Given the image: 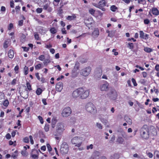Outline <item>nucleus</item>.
Wrapping results in <instances>:
<instances>
[{
	"label": "nucleus",
	"mask_w": 159,
	"mask_h": 159,
	"mask_svg": "<svg viewBox=\"0 0 159 159\" xmlns=\"http://www.w3.org/2000/svg\"><path fill=\"white\" fill-rule=\"evenodd\" d=\"M93 148V145L91 144L87 146V149L89 150V149H92Z\"/></svg>",
	"instance_id": "obj_52"
},
{
	"label": "nucleus",
	"mask_w": 159,
	"mask_h": 159,
	"mask_svg": "<svg viewBox=\"0 0 159 159\" xmlns=\"http://www.w3.org/2000/svg\"><path fill=\"white\" fill-rule=\"evenodd\" d=\"M91 70V68L89 67L84 68L81 70L80 74L81 75L86 77L89 74Z\"/></svg>",
	"instance_id": "obj_9"
},
{
	"label": "nucleus",
	"mask_w": 159,
	"mask_h": 159,
	"mask_svg": "<svg viewBox=\"0 0 159 159\" xmlns=\"http://www.w3.org/2000/svg\"><path fill=\"white\" fill-rule=\"evenodd\" d=\"M144 50L145 52H150L153 51L152 49L147 47L144 48Z\"/></svg>",
	"instance_id": "obj_25"
},
{
	"label": "nucleus",
	"mask_w": 159,
	"mask_h": 159,
	"mask_svg": "<svg viewBox=\"0 0 159 159\" xmlns=\"http://www.w3.org/2000/svg\"><path fill=\"white\" fill-rule=\"evenodd\" d=\"M140 136L144 139H147L149 137V132L148 126L146 125H144L140 130Z\"/></svg>",
	"instance_id": "obj_2"
},
{
	"label": "nucleus",
	"mask_w": 159,
	"mask_h": 159,
	"mask_svg": "<svg viewBox=\"0 0 159 159\" xmlns=\"http://www.w3.org/2000/svg\"><path fill=\"white\" fill-rule=\"evenodd\" d=\"M71 113L72 110L70 107H67L63 109L61 115L63 117H67L69 116Z\"/></svg>",
	"instance_id": "obj_5"
},
{
	"label": "nucleus",
	"mask_w": 159,
	"mask_h": 159,
	"mask_svg": "<svg viewBox=\"0 0 159 159\" xmlns=\"http://www.w3.org/2000/svg\"><path fill=\"white\" fill-rule=\"evenodd\" d=\"M80 139L78 137H75L71 140V142L73 144H75V146L79 147L81 144V143L79 142Z\"/></svg>",
	"instance_id": "obj_11"
},
{
	"label": "nucleus",
	"mask_w": 159,
	"mask_h": 159,
	"mask_svg": "<svg viewBox=\"0 0 159 159\" xmlns=\"http://www.w3.org/2000/svg\"><path fill=\"white\" fill-rule=\"evenodd\" d=\"M11 40L10 39H7L5 40L3 43V47L4 48H7L8 46L10 44Z\"/></svg>",
	"instance_id": "obj_14"
},
{
	"label": "nucleus",
	"mask_w": 159,
	"mask_h": 159,
	"mask_svg": "<svg viewBox=\"0 0 159 159\" xmlns=\"http://www.w3.org/2000/svg\"><path fill=\"white\" fill-rule=\"evenodd\" d=\"M63 83L62 82L57 83L56 86V90L58 92H60L63 89Z\"/></svg>",
	"instance_id": "obj_12"
},
{
	"label": "nucleus",
	"mask_w": 159,
	"mask_h": 159,
	"mask_svg": "<svg viewBox=\"0 0 159 159\" xmlns=\"http://www.w3.org/2000/svg\"><path fill=\"white\" fill-rule=\"evenodd\" d=\"M124 118L125 120L129 125H131L132 124V120L129 116H126Z\"/></svg>",
	"instance_id": "obj_19"
},
{
	"label": "nucleus",
	"mask_w": 159,
	"mask_h": 159,
	"mask_svg": "<svg viewBox=\"0 0 159 159\" xmlns=\"http://www.w3.org/2000/svg\"><path fill=\"white\" fill-rule=\"evenodd\" d=\"M20 95L22 98L26 99L28 97V92L27 90L25 91L22 93H20Z\"/></svg>",
	"instance_id": "obj_15"
},
{
	"label": "nucleus",
	"mask_w": 159,
	"mask_h": 159,
	"mask_svg": "<svg viewBox=\"0 0 159 159\" xmlns=\"http://www.w3.org/2000/svg\"><path fill=\"white\" fill-rule=\"evenodd\" d=\"M16 80L15 79H14L11 82V84L12 85H14L16 84Z\"/></svg>",
	"instance_id": "obj_57"
},
{
	"label": "nucleus",
	"mask_w": 159,
	"mask_h": 159,
	"mask_svg": "<svg viewBox=\"0 0 159 159\" xmlns=\"http://www.w3.org/2000/svg\"><path fill=\"white\" fill-rule=\"evenodd\" d=\"M127 47L129 49H132L134 48V44L132 43H128Z\"/></svg>",
	"instance_id": "obj_30"
},
{
	"label": "nucleus",
	"mask_w": 159,
	"mask_h": 159,
	"mask_svg": "<svg viewBox=\"0 0 159 159\" xmlns=\"http://www.w3.org/2000/svg\"><path fill=\"white\" fill-rule=\"evenodd\" d=\"M109 84L106 82L105 83L103 84L100 85L99 87L100 89L102 91H107L108 89Z\"/></svg>",
	"instance_id": "obj_10"
},
{
	"label": "nucleus",
	"mask_w": 159,
	"mask_h": 159,
	"mask_svg": "<svg viewBox=\"0 0 159 159\" xmlns=\"http://www.w3.org/2000/svg\"><path fill=\"white\" fill-rule=\"evenodd\" d=\"M132 81L134 86H136L137 85V84L136 83L135 80L134 79L132 78Z\"/></svg>",
	"instance_id": "obj_51"
},
{
	"label": "nucleus",
	"mask_w": 159,
	"mask_h": 159,
	"mask_svg": "<svg viewBox=\"0 0 159 159\" xmlns=\"http://www.w3.org/2000/svg\"><path fill=\"white\" fill-rule=\"evenodd\" d=\"M155 70L158 71H159V65L157 64L155 67Z\"/></svg>",
	"instance_id": "obj_60"
},
{
	"label": "nucleus",
	"mask_w": 159,
	"mask_h": 159,
	"mask_svg": "<svg viewBox=\"0 0 159 159\" xmlns=\"http://www.w3.org/2000/svg\"><path fill=\"white\" fill-rule=\"evenodd\" d=\"M116 142L119 144H124L125 140L121 137H118L117 139Z\"/></svg>",
	"instance_id": "obj_17"
},
{
	"label": "nucleus",
	"mask_w": 159,
	"mask_h": 159,
	"mask_svg": "<svg viewBox=\"0 0 159 159\" xmlns=\"http://www.w3.org/2000/svg\"><path fill=\"white\" fill-rule=\"evenodd\" d=\"M23 140L24 142L26 143H28L29 142V138L27 137L23 139Z\"/></svg>",
	"instance_id": "obj_44"
},
{
	"label": "nucleus",
	"mask_w": 159,
	"mask_h": 159,
	"mask_svg": "<svg viewBox=\"0 0 159 159\" xmlns=\"http://www.w3.org/2000/svg\"><path fill=\"white\" fill-rule=\"evenodd\" d=\"M85 109L88 113L93 115L96 113L97 111L95 107L91 102H88L86 104Z\"/></svg>",
	"instance_id": "obj_4"
},
{
	"label": "nucleus",
	"mask_w": 159,
	"mask_h": 159,
	"mask_svg": "<svg viewBox=\"0 0 159 159\" xmlns=\"http://www.w3.org/2000/svg\"><path fill=\"white\" fill-rule=\"evenodd\" d=\"M43 9L45 10H47L49 12L52 10V9L49 7V4L47 3L43 6Z\"/></svg>",
	"instance_id": "obj_16"
},
{
	"label": "nucleus",
	"mask_w": 159,
	"mask_h": 159,
	"mask_svg": "<svg viewBox=\"0 0 159 159\" xmlns=\"http://www.w3.org/2000/svg\"><path fill=\"white\" fill-rule=\"evenodd\" d=\"M99 31L98 29H95L93 32V35L97 37L99 35Z\"/></svg>",
	"instance_id": "obj_20"
},
{
	"label": "nucleus",
	"mask_w": 159,
	"mask_h": 159,
	"mask_svg": "<svg viewBox=\"0 0 159 159\" xmlns=\"http://www.w3.org/2000/svg\"><path fill=\"white\" fill-rule=\"evenodd\" d=\"M106 3L105 0H102L100 1L98 4H94L93 5L97 7L98 8L103 11H105L106 9L104 7L106 5Z\"/></svg>",
	"instance_id": "obj_8"
},
{
	"label": "nucleus",
	"mask_w": 159,
	"mask_h": 159,
	"mask_svg": "<svg viewBox=\"0 0 159 159\" xmlns=\"http://www.w3.org/2000/svg\"><path fill=\"white\" fill-rule=\"evenodd\" d=\"M35 76L37 78L38 80H40V78L39 75V73H37L35 74Z\"/></svg>",
	"instance_id": "obj_58"
},
{
	"label": "nucleus",
	"mask_w": 159,
	"mask_h": 159,
	"mask_svg": "<svg viewBox=\"0 0 159 159\" xmlns=\"http://www.w3.org/2000/svg\"><path fill=\"white\" fill-rule=\"evenodd\" d=\"M89 94V91L82 88H79L74 91L72 94L73 98H76L78 97L82 99L86 98Z\"/></svg>",
	"instance_id": "obj_1"
},
{
	"label": "nucleus",
	"mask_w": 159,
	"mask_h": 159,
	"mask_svg": "<svg viewBox=\"0 0 159 159\" xmlns=\"http://www.w3.org/2000/svg\"><path fill=\"white\" fill-rule=\"evenodd\" d=\"M9 104V102L7 100H6L4 101L3 103V105L5 107H7L8 106Z\"/></svg>",
	"instance_id": "obj_48"
},
{
	"label": "nucleus",
	"mask_w": 159,
	"mask_h": 159,
	"mask_svg": "<svg viewBox=\"0 0 159 159\" xmlns=\"http://www.w3.org/2000/svg\"><path fill=\"white\" fill-rule=\"evenodd\" d=\"M38 118L39 120L41 123V124H43V121L42 117L40 116H38Z\"/></svg>",
	"instance_id": "obj_49"
},
{
	"label": "nucleus",
	"mask_w": 159,
	"mask_h": 159,
	"mask_svg": "<svg viewBox=\"0 0 159 159\" xmlns=\"http://www.w3.org/2000/svg\"><path fill=\"white\" fill-rule=\"evenodd\" d=\"M101 121L105 125H106L107 122V120L106 119L102 118L100 119Z\"/></svg>",
	"instance_id": "obj_35"
},
{
	"label": "nucleus",
	"mask_w": 159,
	"mask_h": 159,
	"mask_svg": "<svg viewBox=\"0 0 159 159\" xmlns=\"http://www.w3.org/2000/svg\"><path fill=\"white\" fill-rule=\"evenodd\" d=\"M14 55V52L13 50L10 49L8 52V56L9 58H12L13 57Z\"/></svg>",
	"instance_id": "obj_22"
},
{
	"label": "nucleus",
	"mask_w": 159,
	"mask_h": 159,
	"mask_svg": "<svg viewBox=\"0 0 159 159\" xmlns=\"http://www.w3.org/2000/svg\"><path fill=\"white\" fill-rule=\"evenodd\" d=\"M49 125L48 124H45V127H44V128L45 131L46 132H48L49 130Z\"/></svg>",
	"instance_id": "obj_33"
},
{
	"label": "nucleus",
	"mask_w": 159,
	"mask_h": 159,
	"mask_svg": "<svg viewBox=\"0 0 159 159\" xmlns=\"http://www.w3.org/2000/svg\"><path fill=\"white\" fill-rule=\"evenodd\" d=\"M17 153L18 151L17 150L15 151L14 153L12 154L11 157L14 159L16 158L18 156Z\"/></svg>",
	"instance_id": "obj_28"
},
{
	"label": "nucleus",
	"mask_w": 159,
	"mask_h": 159,
	"mask_svg": "<svg viewBox=\"0 0 159 159\" xmlns=\"http://www.w3.org/2000/svg\"><path fill=\"white\" fill-rule=\"evenodd\" d=\"M65 130L64 125L62 123H58L56 126V130L54 132L55 136H61Z\"/></svg>",
	"instance_id": "obj_3"
},
{
	"label": "nucleus",
	"mask_w": 159,
	"mask_h": 159,
	"mask_svg": "<svg viewBox=\"0 0 159 159\" xmlns=\"http://www.w3.org/2000/svg\"><path fill=\"white\" fill-rule=\"evenodd\" d=\"M43 11V9L42 8H38L36 10V11L37 13H41Z\"/></svg>",
	"instance_id": "obj_40"
},
{
	"label": "nucleus",
	"mask_w": 159,
	"mask_h": 159,
	"mask_svg": "<svg viewBox=\"0 0 159 159\" xmlns=\"http://www.w3.org/2000/svg\"><path fill=\"white\" fill-rule=\"evenodd\" d=\"M23 21L22 20H21L19 21L18 25L20 26L22 25H23Z\"/></svg>",
	"instance_id": "obj_59"
},
{
	"label": "nucleus",
	"mask_w": 159,
	"mask_h": 159,
	"mask_svg": "<svg viewBox=\"0 0 159 159\" xmlns=\"http://www.w3.org/2000/svg\"><path fill=\"white\" fill-rule=\"evenodd\" d=\"M154 155L155 156L154 159H159V151L157 150L155 151Z\"/></svg>",
	"instance_id": "obj_23"
},
{
	"label": "nucleus",
	"mask_w": 159,
	"mask_h": 159,
	"mask_svg": "<svg viewBox=\"0 0 159 159\" xmlns=\"http://www.w3.org/2000/svg\"><path fill=\"white\" fill-rule=\"evenodd\" d=\"M21 154L23 156H27L28 155V153L25 151H22L21 152Z\"/></svg>",
	"instance_id": "obj_41"
},
{
	"label": "nucleus",
	"mask_w": 159,
	"mask_h": 159,
	"mask_svg": "<svg viewBox=\"0 0 159 159\" xmlns=\"http://www.w3.org/2000/svg\"><path fill=\"white\" fill-rule=\"evenodd\" d=\"M41 64H38L35 66V69L38 70L39 69L41 68Z\"/></svg>",
	"instance_id": "obj_42"
},
{
	"label": "nucleus",
	"mask_w": 159,
	"mask_h": 159,
	"mask_svg": "<svg viewBox=\"0 0 159 159\" xmlns=\"http://www.w3.org/2000/svg\"><path fill=\"white\" fill-rule=\"evenodd\" d=\"M147 155L150 158H152L153 157V154L151 152H148L147 154Z\"/></svg>",
	"instance_id": "obj_56"
},
{
	"label": "nucleus",
	"mask_w": 159,
	"mask_h": 159,
	"mask_svg": "<svg viewBox=\"0 0 159 159\" xmlns=\"http://www.w3.org/2000/svg\"><path fill=\"white\" fill-rule=\"evenodd\" d=\"M47 147L48 148V150L49 152H51L52 151V148L51 146L49 144H47Z\"/></svg>",
	"instance_id": "obj_46"
},
{
	"label": "nucleus",
	"mask_w": 159,
	"mask_h": 159,
	"mask_svg": "<svg viewBox=\"0 0 159 159\" xmlns=\"http://www.w3.org/2000/svg\"><path fill=\"white\" fill-rule=\"evenodd\" d=\"M22 48H23L24 51L25 52L28 51L29 49V48H26V47H22Z\"/></svg>",
	"instance_id": "obj_63"
},
{
	"label": "nucleus",
	"mask_w": 159,
	"mask_h": 159,
	"mask_svg": "<svg viewBox=\"0 0 159 159\" xmlns=\"http://www.w3.org/2000/svg\"><path fill=\"white\" fill-rule=\"evenodd\" d=\"M89 12L91 14L93 15L95 11L93 9H90L89 10Z\"/></svg>",
	"instance_id": "obj_50"
},
{
	"label": "nucleus",
	"mask_w": 159,
	"mask_h": 159,
	"mask_svg": "<svg viewBox=\"0 0 159 159\" xmlns=\"http://www.w3.org/2000/svg\"><path fill=\"white\" fill-rule=\"evenodd\" d=\"M6 138L8 139H10L11 138V136L10 134L9 133L7 134L6 135Z\"/></svg>",
	"instance_id": "obj_64"
},
{
	"label": "nucleus",
	"mask_w": 159,
	"mask_h": 159,
	"mask_svg": "<svg viewBox=\"0 0 159 159\" xmlns=\"http://www.w3.org/2000/svg\"><path fill=\"white\" fill-rule=\"evenodd\" d=\"M110 9L112 11L114 12L117 9V8L115 5H112Z\"/></svg>",
	"instance_id": "obj_29"
},
{
	"label": "nucleus",
	"mask_w": 159,
	"mask_h": 159,
	"mask_svg": "<svg viewBox=\"0 0 159 159\" xmlns=\"http://www.w3.org/2000/svg\"><path fill=\"white\" fill-rule=\"evenodd\" d=\"M96 127L99 129H102V125L101 123L97 122L96 124Z\"/></svg>",
	"instance_id": "obj_27"
},
{
	"label": "nucleus",
	"mask_w": 159,
	"mask_h": 159,
	"mask_svg": "<svg viewBox=\"0 0 159 159\" xmlns=\"http://www.w3.org/2000/svg\"><path fill=\"white\" fill-rule=\"evenodd\" d=\"M142 75L143 77L144 78L146 77L147 76V74L145 72H142Z\"/></svg>",
	"instance_id": "obj_61"
},
{
	"label": "nucleus",
	"mask_w": 159,
	"mask_h": 159,
	"mask_svg": "<svg viewBox=\"0 0 159 159\" xmlns=\"http://www.w3.org/2000/svg\"><path fill=\"white\" fill-rule=\"evenodd\" d=\"M107 95L109 98L112 100H115L117 98V94L115 89H112L109 92Z\"/></svg>",
	"instance_id": "obj_7"
},
{
	"label": "nucleus",
	"mask_w": 159,
	"mask_h": 159,
	"mask_svg": "<svg viewBox=\"0 0 159 159\" xmlns=\"http://www.w3.org/2000/svg\"><path fill=\"white\" fill-rule=\"evenodd\" d=\"M54 67H57V68L58 70L60 71L61 70V68L60 67V66L59 65H57L56 66H55Z\"/></svg>",
	"instance_id": "obj_62"
},
{
	"label": "nucleus",
	"mask_w": 159,
	"mask_h": 159,
	"mask_svg": "<svg viewBox=\"0 0 159 159\" xmlns=\"http://www.w3.org/2000/svg\"><path fill=\"white\" fill-rule=\"evenodd\" d=\"M69 150V147L67 144L66 142L63 143L61 145L60 148V152L62 154H65L67 153Z\"/></svg>",
	"instance_id": "obj_6"
},
{
	"label": "nucleus",
	"mask_w": 159,
	"mask_h": 159,
	"mask_svg": "<svg viewBox=\"0 0 159 159\" xmlns=\"http://www.w3.org/2000/svg\"><path fill=\"white\" fill-rule=\"evenodd\" d=\"M116 30L111 31L108 34V36L110 37H112L114 36Z\"/></svg>",
	"instance_id": "obj_24"
},
{
	"label": "nucleus",
	"mask_w": 159,
	"mask_h": 159,
	"mask_svg": "<svg viewBox=\"0 0 159 159\" xmlns=\"http://www.w3.org/2000/svg\"><path fill=\"white\" fill-rule=\"evenodd\" d=\"M13 24L12 23H10L8 27V29L10 30L13 28Z\"/></svg>",
	"instance_id": "obj_45"
},
{
	"label": "nucleus",
	"mask_w": 159,
	"mask_h": 159,
	"mask_svg": "<svg viewBox=\"0 0 159 159\" xmlns=\"http://www.w3.org/2000/svg\"><path fill=\"white\" fill-rule=\"evenodd\" d=\"M50 61L48 59H46L44 60V61L43 62V63L45 65H47L48 63H50Z\"/></svg>",
	"instance_id": "obj_39"
},
{
	"label": "nucleus",
	"mask_w": 159,
	"mask_h": 159,
	"mask_svg": "<svg viewBox=\"0 0 159 159\" xmlns=\"http://www.w3.org/2000/svg\"><path fill=\"white\" fill-rule=\"evenodd\" d=\"M138 3L139 4H142L144 5L146 4V1L145 0H138Z\"/></svg>",
	"instance_id": "obj_34"
},
{
	"label": "nucleus",
	"mask_w": 159,
	"mask_h": 159,
	"mask_svg": "<svg viewBox=\"0 0 159 159\" xmlns=\"http://www.w3.org/2000/svg\"><path fill=\"white\" fill-rule=\"evenodd\" d=\"M116 50L115 49H113L112 50V52L114 53V54L115 56L117 55L118 54V52H116Z\"/></svg>",
	"instance_id": "obj_54"
},
{
	"label": "nucleus",
	"mask_w": 159,
	"mask_h": 159,
	"mask_svg": "<svg viewBox=\"0 0 159 159\" xmlns=\"http://www.w3.org/2000/svg\"><path fill=\"white\" fill-rule=\"evenodd\" d=\"M31 156L34 159H38L39 157L38 155L35 154H32Z\"/></svg>",
	"instance_id": "obj_47"
},
{
	"label": "nucleus",
	"mask_w": 159,
	"mask_h": 159,
	"mask_svg": "<svg viewBox=\"0 0 159 159\" xmlns=\"http://www.w3.org/2000/svg\"><path fill=\"white\" fill-rule=\"evenodd\" d=\"M19 66H18L17 65L14 68V70L16 71V73H17L18 72V70H19Z\"/></svg>",
	"instance_id": "obj_55"
},
{
	"label": "nucleus",
	"mask_w": 159,
	"mask_h": 159,
	"mask_svg": "<svg viewBox=\"0 0 159 159\" xmlns=\"http://www.w3.org/2000/svg\"><path fill=\"white\" fill-rule=\"evenodd\" d=\"M26 86L27 87V89L30 91L31 90H32V89L31 88V85H30V84L28 82H27L26 83Z\"/></svg>",
	"instance_id": "obj_32"
},
{
	"label": "nucleus",
	"mask_w": 159,
	"mask_h": 159,
	"mask_svg": "<svg viewBox=\"0 0 159 159\" xmlns=\"http://www.w3.org/2000/svg\"><path fill=\"white\" fill-rule=\"evenodd\" d=\"M76 16L74 14H73L72 16H69L66 17V19L69 20H73L76 18Z\"/></svg>",
	"instance_id": "obj_21"
},
{
	"label": "nucleus",
	"mask_w": 159,
	"mask_h": 159,
	"mask_svg": "<svg viewBox=\"0 0 159 159\" xmlns=\"http://www.w3.org/2000/svg\"><path fill=\"white\" fill-rule=\"evenodd\" d=\"M24 74L25 75H26L28 73V68L26 66H25L24 68Z\"/></svg>",
	"instance_id": "obj_31"
},
{
	"label": "nucleus",
	"mask_w": 159,
	"mask_h": 159,
	"mask_svg": "<svg viewBox=\"0 0 159 159\" xmlns=\"http://www.w3.org/2000/svg\"><path fill=\"white\" fill-rule=\"evenodd\" d=\"M45 57L44 55H41L39 57V59L41 61H43L45 59Z\"/></svg>",
	"instance_id": "obj_36"
},
{
	"label": "nucleus",
	"mask_w": 159,
	"mask_h": 159,
	"mask_svg": "<svg viewBox=\"0 0 159 159\" xmlns=\"http://www.w3.org/2000/svg\"><path fill=\"white\" fill-rule=\"evenodd\" d=\"M43 91L40 88H38L36 90V93L37 94L39 95L42 93Z\"/></svg>",
	"instance_id": "obj_26"
},
{
	"label": "nucleus",
	"mask_w": 159,
	"mask_h": 159,
	"mask_svg": "<svg viewBox=\"0 0 159 159\" xmlns=\"http://www.w3.org/2000/svg\"><path fill=\"white\" fill-rule=\"evenodd\" d=\"M34 36V38L36 40H39L40 39L39 35L38 34H37V33L35 34Z\"/></svg>",
	"instance_id": "obj_43"
},
{
	"label": "nucleus",
	"mask_w": 159,
	"mask_h": 159,
	"mask_svg": "<svg viewBox=\"0 0 159 159\" xmlns=\"http://www.w3.org/2000/svg\"><path fill=\"white\" fill-rule=\"evenodd\" d=\"M140 33V37L141 38L143 39L144 36V33L142 31H140L139 32Z\"/></svg>",
	"instance_id": "obj_37"
},
{
	"label": "nucleus",
	"mask_w": 159,
	"mask_h": 159,
	"mask_svg": "<svg viewBox=\"0 0 159 159\" xmlns=\"http://www.w3.org/2000/svg\"><path fill=\"white\" fill-rule=\"evenodd\" d=\"M153 14L157 16L159 14V11L156 8H152V11Z\"/></svg>",
	"instance_id": "obj_18"
},
{
	"label": "nucleus",
	"mask_w": 159,
	"mask_h": 159,
	"mask_svg": "<svg viewBox=\"0 0 159 159\" xmlns=\"http://www.w3.org/2000/svg\"><path fill=\"white\" fill-rule=\"evenodd\" d=\"M149 22L150 21L148 19H145L144 20V23L145 24H148Z\"/></svg>",
	"instance_id": "obj_53"
},
{
	"label": "nucleus",
	"mask_w": 159,
	"mask_h": 159,
	"mask_svg": "<svg viewBox=\"0 0 159 159\" xmlns=\"http://www.w3.org/2000/svg\"><path fill=\"white\" fill-rule=\"evenodd\" d=\"M100 154V152L98 151H95L93 153L91 158L92 159H97V157H98Z\"/></svg>",
	"instance_id": "obj_13"
},
{
	"label": "nucleus",
	"mask_w": 159,
	"mask_h": 159,
	"mask_svg": "<svg viewBox=\"0 0 159 159\" xmlns=\"http://www.w3.org/2000/svg\"><path fill=\"white\" fill-rule=\"evenodd\" d=\"M52 34H54L56 33V30L54 28H52L50 29V30Z\"/></svg>",
	"instance_id": "obj_38"
}]
</instances>
